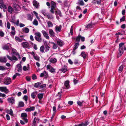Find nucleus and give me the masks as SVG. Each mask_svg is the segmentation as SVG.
Masks as SVG:
<instances>
[{
  "label": "nucleus",
  "instance_id": "nucleus-1",
  "mask_svg": "<svg viewBox=\"0 0 126 126\" xmlns=\"http://www.w3.org/2000/svg\"><path fill=\"white\" fill-rule=\"evenodd\" d=\"M11 81V79L9 77H6L4 78V83L5 84L8 85L10 84Z\"/></svg>",
  "mask_w": 126,
  "mask_h": 126
},
{
  "label": "nucleus",
  "instance_id": "nucleus-2",
  "mask_svg": "<svg viewBox=\"0 0 126 126\" xmlns=\"http://www.w3.org/2000/svg\"><path fill=\"white\" fill-rule=\"evenodd\" d=\"M123 47L119 48L118 49L119 52H118V54L117 55V57L119 58L124 53L123 50Z\"/></svg>",
  "mask_w": 126,
  "mask_h": 126
},
{
  "label": "nucleus",
  "instance_id": "nucleus-3",
  "mask_svg": "<svg viewBox=\"0 0 126 126\" xmlns=\"http://www.w3.org/2000/svg\"><path fill=\"white\" fill-rule=\"evenodd\" d=\"M13 7L16 11H19L20 10V6L16 3H14L13 4Z\"/></svg>",
  "mask_w": 126,
  "mask_h": 126
},
{
  "label": "nucleus",
  "instance_id": "nucleus-4",
  "mask_svg": "<svg viewBox=\"0 0 126 126\" xmlns=\"http://www.w3.org/2000/svg\"><path fill=\"white\" fill-rule=\"evenodd\" d=\"M0 91L2 92H4L6 94H7L9 92L8 89L6 87H0Z\"/></svg>",
  "mask_w": 126,
  "mask_h": 126
},
{
  "label": "nucleus",
  "instance_id": "nucleus-5",
  "mask_svg": "<svg viewBox=\"0 0 126 126\" xmlns=\"http://www.w3.org/2000/svg\"><path fill=\"white\" fill-rule=\"evenodd\" d=\"M57 45L60 47H62L64 45V42L60 39L57 40Z\"/></svg>",
  "mask_w": 126,
  "mask_h": 126
},
{
  "label": "nucleus",
  "instance_id": "nucleus-6",
  "mask_svg": "<svg viewBox=\"0 0 126 126\" xmlns=\"http://www.w3.org/2000/svg\"><path fill=\"white\" fill-rule=\"evenodd\" d=\"M67 66L65 65H64L63 66H62V68L59 70L64 73L67 71Z\"/></svg>",
  "mask_w": 126,
  "mask_h": 126
},
{
  "label": "nucleus",
  "instance_id": "nucleus-7",
  "mask_svg": "<svg viewBox=\"0 0 126 126\" xmlns=\"http://www.w3.org/2000/svg\"><path fill=\"white\" fill-rule=\"evenodd\" d=\"M21 45L23 46V48H29V45L27 42H23L21 43Z\"/></svg>",
  "mask_w": 126,
  "mask_h": 126
},
{
  "label": "nucleus",
  "instance_id": "nucleus-8",
  "mask_svg": "<svg viewBox=\"0 0 126 126\" xmlns=\"http://www.w3.org/2000/svg\"><path fill=\"white\" fill-rule=\"evenodd\" d=\"M41 32L43 33L44 37L47 39H49V37L47 32L45 31L42 30Z\"/></svg>",
  "mask_w": 126,
  "mask_h": 126
},
{
  "label": "nucleus",
  "instance_id": "nucleus-9",
  "mask_svg": "<svg viewBox=\"0 0 126 126\" xmlns=\"http://www.w3.org/2000/svg\"><path fill=\"white\" fill-rule=\"evenodd\" d=\"M64 86L66 88L65 89H68L70 87L69 81V80H66L64 82Z\"/></svg>",
  "mask_w": 126,
  "mask_h": 126
},
{
  "label": "nucleus",
  "instance_id": "nucleus-10",
  "mask_svg": "<svg viewBox=\"0 0 126 126\" xmlns=\"http://www.w3.org/2000/svg\"><path fill=\"white\" fill-rule=\"evenodd\" d=\"M49 32L51 37H54L55 36V33L52 29H49Z\"/></svg>",
  "mask_w": 126,
  "mask_h": 126
},
{
  "label": "nucleus",
  "instance_id": "nucleus-11",
  "mask_svg": "<svg viewBox=\"0 0 126 126\" xmlns=\"http://www.w3.org/2000/svg\"><path fill=\"white\" fill-rule=\"evenodd\" d=\"M35 109V107L34 106L31 107L29 108H27L25 110L26 111L30 112L34 110Z\"/></svg>",
  "mask_w": 126,
  "mask_h": 126
},
{
  "label": "nucleus",
  "instance_id": "nucleus-12",
  "mask_svg": "<svg viewBox=\"0 0 126 126\" xmlns=\"http://www.w3.org/2000/svg\"><path fill=\"white\" fill-rule=\"evenodd\" d=\"M62 26L60 25L59 26H56L55 28V30L56 32L57 31L60 32L61 31Z\"/></svg>",
  "mask_w": 126,
  "mask_h": 126
},
{
  "label": "nucleus",
  "instance_id": "nucleus-13",
  "mask_svg": "<svg viewBox=\"0 0 126 126\" xmlns=\"http://www.w3.org/2000/svg\"><path fill=\"white\" fill-rule=\"evenodd\" d=\"M81 55L84 59H85L87 56V53H85V52L83 51L81 52Z\"/></svg>",
  "mask_w": 126,
  "mask_h": 126
},
{
  "label": "nucleus",
  "instance_id": "nucleus-14",
  "mask_svg": "<svg viewBox=\"0 0 126 126\" xmlns=\"http://www.w3.org/2000/svg\"><path fill=\"white\" fill-rule=\"evenodd\" d=\"M7 100L10 103H11L12 104H13L14 103L15 99L13 97L9 98Z\"/></svg>",
  "mask_w": 126,
  "mask_h": 126
},
{
  "label": "nucleus",
  "instance_id": "nucleus-15",
  "mask_svg": "<svg viewBox=\"0 0 126 126\" xmlns=\"http://www.w3.org/2000/svg\"><path fill=\"white\" fill-rule=\"evenodd\" d=\"M43 83V82L41 81L36 83L34 84V86L36 88H38L40 87V85Z\"/></svg>",
  "mask_w": 126,
  "mask_h": 126
},
{
  "label": "nucleus",
  "instance_id": "nucleus-16",
  "mask_svg": "<svg viewBox=\"0 0 126 126\" xmlns=\"http://www.w3.org/2000/svg\"><path fill=\"white\" fill-rule=\"evenodd\" d=\"M33 5L35 6L36 8H38L39 4L38 2L36 0H34L33 1Z\"/></svg>",
  "mask_w": 126,
  "mask_h": 126
},
{
  "label": "nucleus",
  "instance_id": "nucleus-17",
  "mask_svg": "<svg viewBox=\"0 0 126 126\" xmlns=\"http://www.w3.org/2000/svg\"><path fill=\"white\" fill-rule=\"evenodd\" d=\"M11 29L12 31H11L10 33L13 35H14L16 34V32L15 30V28L14 26H11Z\"/></svg>",
  "mask_w": 126,
  "mask_h": 126
},
{
  "label": "nucleus",
  "instance_id": "nucleus-18",
  "mask_svg": "<svg viewBox=\"0 0 126 126\" xmlns=\"http://www.w3.org/2000/svg\"><path fill=\"white\" fill-rule=\"evenodd\" d=\"M37 93V92H34L32 93L31 94L32 98L33 99H34L36 97Z\"/></svg>",
  "mask_w": 126,
  "mask_h": 126
},
{
  "label": "nucleus",
  "instance_id": "nucleus-19",
  "mask_svg": "<svg viewBox=\"0 0 126 126\" xmlns=\"http://www.w3.org/2000/svg\"><path fill=\"white\" fill-rule=\"evenodd\" d=\"M89 123L87 121H86L85 122H83L80 124L81 126H86L88 125Z\"/></svg>",
  "mask_w": 126,
  "mask_h": 126
},
{
  "label": "nucleus",
  "instance_id": "nucleus-20",
  "mask_svg": "<svg viewBox=\"0 0 126 126\" xmlns=\"http://www.w3.org/2000/svg\"><path fill=\"white\" fill-rule=\"evenodd\" d=\"M24 106V103L22 101L19 102L18 104V108L22 107Z\"/></svg>",
  "mask_w": 126,
  "mask_h": 126
},
{
  "label": "nucleus",
  "instance_id": "nucleus-21",
  "mask_svg": "<svg viewBox=\"0 0 126 126\" xmlns=\"http://www.w3.org/2000/svg\"><path fill=\"white\" fill-rule=\"evenodd\" d=\"M17 67L18 68V72L21 71L22 70V66L21 64H17Z\"/></svg>",
  "mask_w": 126,
  "mask_h": 126
},
{
  "label": "nucleus",
  "instance_id": "nucleus-22",
  "mask_svg": "<svg viewBox=\"0 0 126 126\" xmlns=\"http://www.w3.org/2000/svg\"><path fill=\"white\" fill-rule=\"evenodd\" d=\"M11 47V45L10 44L9 46L8 45H5L3 47V49L4 50H8L9 49V47Z\"/></svg>",
  "mask_w": 126,
  "mask_h": 126
},
{
  "label": "nucleus",
  "instance_id": "nucleus-23",
  "mask_svg": "<svg viewBox=\"0 0 126 126\" xmlns=\"http://www.w3.org/2000/svg\"><path fill=\"white\" fill-rule=\"evenodd\" d=\"M13 8L11 6H9L8 8V11L10 14H12L13 12Z\"/></svg>",
  "mask_w": 126,
  "mask_h": 126
},
{
  "label": "nucleus",
  "instance_id": "nucleus-24",
  "mask_svg": "<svg viewBox=\"0 0 126 126\" xmlns=\"http://www.w3.org/2000/svg\"><path fill=\"white\" fill-rule=\"evenodd\" d=\"M57 60L56 58H51L49 60V62L52 63H55L57 62Z\"/></svg>",
  "mask_w": 126,
  "mask_h": 126
},
{
  "label": "nucleus",
  "instance_id": "nucleus-25",
  "mask_svg": "<svg viewBox=\"0 0 126 126\" xmlns=\"http://www.w3.org/2000/svg\"><path fill=\"white\" fill-rule=\"evenodd\" d=\"M43 94L41 93L39 94L38 95V97L40 100H41L43 98Z\"/></svg>",
  "mask_w": 126,
  "mask_h": 126
},
{
  "label": "nucleus",
  "instance_id": "nucleus-26",
  "mask_svg": "<svg viewBox=\"0 0 126 126\" xmlns=\"http://www.w3.org/2000/svg\"><path fill=\"white\" fill-rule=\"evenodd\" d=\"M51 44L53 45V46L52 47V48L53 49H55L57 48L58 45L52 42H51Z\"/></svg>",
  "mask_w": 126,
  "mask_h": 126
},
{
  "label": "nucleus",
  "instance_id": "nucleus-27",
  "mask_svg": "<svg viewBox=\"0 0 126 126\" xmlns=\"http://www.w3.org/2000/svg\"><path fill=\"white\" fill-rule=\"evenodd\" d=\"M15 39L16 40L18 41L21 42L22 41V40L24 39L23 38H21V39H20L19 37H17V36H16L15 37Z\"/></svg>",
  "mask_w": 126,
  "mask_h": 126
},
{
  "label": "nucleus",
  "instance_id": "nucleus-28",
  "mask_svg": "<svg viewBox=\"0 0 126 126\" xmlns=\"http://www.w3.org/2000/svg\"><path fill=\"white\" fill-rule=\"evenodd\" d=\"M12 51L13 54H14L16 56H18L19 57V54L16 52L17 51L16 49L14 48L13 49H12Z\"/></svg>",
  "mask_w": 126,
  "mask_h": 126
},
{
  "label": "nucleus",
  "instance_id": "nucleus-29",
  "mask_svg": "<svg viewBox=\"0 0 126 126\" xmlns=\"http://www.w3.org/2000/svg\"><path fill=\"white\" fill-rule=\"evenodd\" d=\"M79 2H77V4H79L81 6H83L84 5V3L83 0H79Z\"/></svg>",
  "mask_w": 126,
  "mask_h": 126
},
{
  "label": "nucleus",
  "instance_id": "nucleus-30",
  "mask_svg": "<svg viewBox=\"0 0 126 126\" xmlns=\"http://www.w3.org/2000/svg\"><path fill=\"white\" fill-rule=\"evenodd\" d=\"M36 41L39 42H40L42 41L41 38L40 37H38L35 36L34 37Z\"/></svg>",
  "mask_w": 126,
  "mask_h": 126
},
{
  "label": "nucleus",
  "instance_id": "nucleus-31",
  "mask_svg": "<svg viewBox=\"0 0 126 126\" xmlns=\"http://www.w3.org/2000/svg\"><path fill=\"white\" fill-rule=\"evenodd\" d=\"M81 37V35H79L77 37L76 39V42H77V43H79V42L80 41Z\"/></svg>",
  "mask_w": 126,
  "mask_h": 126
},
{
  "label": "nucleus",
  "instance_id": "nucleus-32",
  "mask_svg": "<svg viewBox=\"0 0 126 126\" xmlns=\"http://www.w3.org/2000/svg\"><path fill=\"white\" fill-rule=\"evenodd\" d=\"M28 19L29 20L32 21V18L31 16V15L30 14H28L27 15Z\"/></svg>",
  "mask_w": 126,
  "mask_h": 126
},
{
  "label": "nucleus",
  "instance_id": "nucleus-33",
  "mask_svg": "<svg viewBox=\"0 0 126 126\" xmlns=\"http://www.w3.org/2000/svg\"><path fill=\"white\" fill-rule=\"evenodd\" d=\"M47 24L48 25V27H52L53 26V25L52 23V22L50 21H48L47 22Z\"/></svg>",
  "mask_w": 126,
  "mask_h": 126
},
{
  "label": "nucleus",
  "instance_id": "nucleus-34",
  "mask_svg": "<svg viewBox=\"0 0 126 126\" xmlns=\"http://www.w3.org/2000/svg\"><path fill=\"white\" fill-rule=\"evenodd\" d=\"M123 66L122 65L120 66L119 68L118 71L119 73H121L123 71Z\"/></svg>",
  "mask_w": 126,
  "mask_h": 126
},
{
  "label": "nucleus",
  "instance_id": "nucleus-35",
  "mask_svg": "<svg viewBox=\"0 0 126 126\" xmlns=\"http://www.w3.org/2000/svg\"><path fill=\"white\" fill-rule=\"evenodd\" d=\"M51 7H53L54 8H55V7L56 6V3L53 1H51Z\"/></svg>",
  "mask_w": 126,
  "mask_h": 126
},
{
  "label": "nucleus",
  "instance_id": "nucleus-36",
  "mask_svg": "<svg viewBox=\"0 0 126 126\" xmlns=\"http://www.w3.org/2000/svg\"><path fill=\"white\" fill-rule=\"evenodd\" d=\"M45 50V47L44 46H41L40 48V51L43 53L44 51Z\"/></svg>",
  "mask_w": 126,
  "mask_h": 126
},
{
  "label": "nucleus",
  "instance_id": "nucleus-37",
  "mask_svg": "<svg viewBox=\"0 0 126 126\" xmlns=\"http://www.w3.org/2000/svg\"><path fill=\"white\" fill-rule=\"evenodd\" d=\"M7 61L6 58H0V62H6Z\"/></svg>",
  "mask_w": 126,
  "mask_h": 126
},
{
  "label": "nucleus",
  "instance_id": "nucleus-38",
  "mask_svg": "<svg viewBox=\"0 0 126 126\" xmlns=\"http://www.w3.org/2000/svg\"><path fill=\"white\" fill-rule=\"evenodd\" d=\"M33 24L35 26H37L38 25V21L36 19H35L33 22Z\"/></svg>",
  "mask_w": 126,
  "mask_h": 126
},
{
  "label": "nucleus",
  "instance_id": "nucleus-39",
  "mask_svg": "<svg viewBox=\"0 0 126 126\" xmlns=\"http://www.w3.org/2000/svg\"><path fill=\"white\" fill-rule=\"evenodd\" d=\"M55 13L56 14H57L60 16H62L61 12L60 10L56 11Z\"/></svg>",
  "mask_w": 126,
  "mask_h": 126
},
{
  "label": "nucleus",
  "instance_id": "nucleus-40",
  "mask_svg": "<svg viewBox=\"0 0 126 126\" xmlns=\"http://www.w3.org/2000/svg\"><path fill=\"white\" fill-rule=\"evenodd\" d=\"M21 116L22 117L25 118L27 117V114L26 113H23L21 114Z\"/></svg>",
  "mask_w": 126,
  "mask_h": 126
},
{
  "label": "nucleus",
  "instance_id": "nucleus-41",
  "mask_svg": "<svg viewBox=\"0 0 126 126\" xmlns=\"http://www.w3.org/2000/svg\"><path fill=\"white\" fill-rule=\"evenodd\" d=\"M79 45V43H76L74 45L75 47L73 48L76 49L78 47V46Z\"/></svg>",
  "mask_w": 126,
  "mask_h": 126
},
{
  "label": "nucleus",
  "instance_id": "nucleus-42",
  "mask_svg": "<svg viewBox=\"0 0 126 126\" xmlns=\"http://www.w3.org/2000/svg\"><path fill=\"white\" fill-rule=\"evenodd\" d=\"M33 57L37 61H40V58L38 56L35 55Z\"/></svg>",
  "mask_w": 126,
  "mask_h": 126
},
{
  "label": "nucleus",
  "instance_id": "nucleus-43",
  "mask_svg": "<svg viewBox=\"0 0 126 126\" xmlns=\"http://www.w3.org/2000/svg\"><path fill=\"white\" fill-rule=\"evenodd\" d=\"M45 47L46 51L47 50V51H48L50 48L49 47L48 45L47 44H45Z\"/></svg>",
  "mask_w": 126,
  "mask_h": 126
},
{
  "label": "nucleus",
  "instance_id": "nucleus-44",
  "mask_svg": "<svg viewBox=\"0 0 126 126\" xmlns=\"http://www.w3.org/2000/svg\"><path fill=\"white\" fill-rule=\"evenodd\" d=\"M70 32L71 33V35H73V26H72L70 29Z\"/></svg>",
  "mask_w": 126,
  "mask_h": 126
},
{
  "label": "nucleus",
  "instance_id": "nucleus-45",
  "mask_svg": "<svg viewBox=\"0 0 126 126\" xmlns=\"http://www.w3.org/2000/svg\"><path fill=\"white\" fill-rule=\"evenodd\" d=\"M50 72L52 73H53L55 72V69L52 67H51V69L49 70Z\"/></svg>",
  "mask_w": 126,
  "mask_h": 126
},
{
  "label": "nucleus",
  "instance_id": "nucleus-46",
  "mask_svg": "<svg viewBox=\"0 0 126 126\" xmlns=\"http://www.w3.org/2000/svg\"><path fill=\"white\" fill-rule=\"evenodd\" d=\"M4 33L1 30H0V36L1 37L4 36Z\"/></svg>",
  "mask_w": 126,
  "mask_h": 126
},
{
  "label": "nucleus",
  "instance_id": "nucleus-47",
  "mask_svg": "<svg viewBox=\"0 0 126 126\" xmlns=\"http://www.w3.org/2000/svg\"><path fill=\"white\" fill-rule=\"evenodd\" d=\"M24 31L26 33H28L29 32V29L27 27H25L24 28Z\"/></svg>",
  "mask_w": 126,
  "mask_h": 126
},
{
  "label": "nucleus",
  "instance_id": "nucleus-48",
  "mask_svg": "<svg viewBox=\"0 0 126 126\" xmlns=\"http://www.w3.org/2000/svg\"><path fill=\"white\" fill-rule=\"evenodd\" d=\"M73 83L74 84H76L77 83H78L79 82V81L75 79H73Z\"/></svg>",
  "mask_w": 126,
  "mask_h": 126
},
{
  "label": "nucleus",
  "instance_id": "nucleus-49",
  "mask_svg": "<svg viewBox=\"0 0 126 126\" xmlns=\"http://www.w3.org/2000/svg\"><path fill=\"white\" fill-rule=\"evenodd\" d=\"M93 25L91 24H88L86 27V28H92V27Z\"/></svg>",
  "mask_w": 126,
  "mask_h": 126
},
{
  "label": "nucleus",
  "instance_id": "nucleus-50",
  "mask_svg": "<svg viewBox=\"0 0 126 126\" xmlns=\"http://www.w3.org/2000/svg\"><path fill=\"white\" fill-rule=\"evenodd\" d=\"M120 22H121L122 21H124L125 20V16H123L120 19Z\"/></svg>",
  "mask_w": 126,
  "mask_h": 126
},
{
  "label": "nucleus",
  "instance_id": "nucleus-51",
  "mask_svg": "<svg viewBox=\"0 0 126 126\" xmlns=\"http://www.w3.org/2000/svg\"><path fill=\"white\" fill-rule=\"evenodd\" d=\"M83 102H81L79 101H78L77 102V103L78 105L80 106H82V103Z\"/></svg>",
  "mask_w": 126,
  "mask_h": 126
},
{
  "label": "nucleus",
  "instance_id": "nucleus-52",
  "mask_svg": "<svg viewBox=\"0 0 126 126\" xmlns=\"http://www.w3.org/2000/svg\"><path fill=\"white\" fill-rule=\"evenodd\" d=\"M32 79L33 80L35 79H37V76L35 74H34L32 75Z\"/></svg>",
  "mask_w": 126,
  "mask_h": 126
},
{
  "label": "nucleus",
  "instance_id": "nucleus-53",
  "mask_svg": "<svg viewBox=\"0 0 126 126\" xmlns=\"http://www.w3.org/2000/svg\"><path fill=\"white\" fill-rule=\"evenodd\" d=\"M79 61L78 60L75 59L74 61V63L75 64H79V63H78Z\"/></svg>",
  "mask_w": 126,
  "mask_h": 126
},
{
  "label": "nucleus",
  "instance_id": "nucleus-54",
  "mask_svg": "<svg viewBox=\"0 0 126 126\" xmlns=\"http://www.w3.org/2000/svg\"><path fill=\"white\" fill-rule=\"evenodd\" d=\"M9 114H10L11 115L13 116V111L11 109H10L9 112Z\"/></svg>",
  "mask_w": 126,
  "mask_h": 126
},
{
  "label": "nucleus",
  "instance_id": "nucleus-55",
  "mask_svg": "<svg viewBox=\"0 0 126 126\" xmlns=\"http://www.w3.org/2000/svg\"><path fill=\"white\" fill-rule=\"evenodd\" d=\"M55 8L54 7H51V10H50V12L52 14H54V9Z\"/></svg>",
  "mask_w": 126,
  "mask_h": 126
},
{
  "label": "nucleus",
  "instance_id": "nucleus-56",
  "mask_svg": "<svg viewBox=\"0 0 126 126\" xmlns=\"http://www.w3.org/2000/svg\"><path fill=\"white\" fill-rule=\"evenodd\" d=\"M7 27L8 29H10V23L9 22H7Z\"/></svg>",
  "mask_w": 126,
  "mask_h": 126
},
{
  "label": "nucleus",
  "instance_id": "nucleus-57",
  "mask_svg": "<svg viewBox=\"0 0 126 126\" xmlns=\"http://www.w3.org/2000/svg\"><path fill=\"white\" fill-rule=\"evenodd\" d=\"M17 60L18 59L15 56H13L12 57V61L13 60H15L16 61H17Z\"/></svg>",
  "mask_w": 126,
  "mask_h": 126
},
{
  "label": "nucleus",
  "instance_id": "nucleus-58",
  "mask_svg": "<svg viewBox=\"0 0 126 126\" xmlns=\"http://www.w3.org/2000/svg\"><path fill=\"white\" fill-rule=\"evenodd\" d=\"M47 84H45L41 85L40 86V87L41 88H43L46 86Z\"/></svg>",
  "mask_w": 126,
  "mask_h": 126
},
{
  "label": "nucleus",
  "instance_id": "nucleus-59",
  "mask_svg": "<svg viewBox=\"0 0 126 126\" xmlns=\"http://www.w3.org/2000/svg\"><path fill=\"white\" fill-rule=\"evenodd\" d=\"M101 13L103 15H104L105 14V9L103 8H102L101 9Z\"/></svg>",
  "mask_w": 126,
  "mask_h": 126
},
{
  "label": "nucleus",
  "instance_id": "nucleus-60",
  "mask_svg": "<svg viewBox=\"0 0 126 126\" xmlns=\"http://www.w3.org/2000/svg\"><path fill=\"white\" fill-rule=\"evenodd\" d=\"M28 97L27 95H24L23 97V99L24 100L26 101H27L28 100Z\"/></svg>",
  "mask_w": 126,
  "mask_h": 126
},
{
  "label": "nucleus",
  "instance_id": "nucleus-61",
  "mask_svg": "<svg viewBox=\"0 0 126 126\" xmlns=\"http://www.w3.org/2000/svg\"><path fill=\"white\" fill-rule=\"evenodd\" d=\"M6 69L3 66H0V70H4Z\"/></svg>",
  "mask_w": 126,
  "mask_h": 126
},
{
  "label": "nucleus",
  "instance_id": "nucleus-62",
  "mask_svg": "<svg viewBox=\"0 0 126 126\" xmlns=\"http://www.w3.org/2000/svg\"><path fill=\"white\" fill-rule=\"evenodd\" d=\"M35 35H36L38 37H41V35L40 33L39 32H36L35 33Z\"/></svg>",
  "mask_w": 126,
  "mask_h": 126
},
{
  "label": "nucleus",
  "instance_id": "nucleus-63",
  "mask_svg": "<svg viewBox=\"0 0 126 126\" xmlns=\"http://www.w3.org/2000/svg\"><path fill=\"white\" fill-rule=\"evenodd\" d=\"M94 51L95 50L94 49H92L91 50L90 53L91 55L93 56V55L94 52Z\"/></svg>",
  "mask_w": 126,
  "mask_h": 126
},
{
  "label": "nucleus",
  "instance_id": "nucleus-64",
  "mask_svg": "<svg viewBox=\"0 0 126 126\" xmlns=\"http://www.w3.org/2000/svg\"><path fill=\"white\" fill-rule=\"evenodd\" d=\"M26 79L27 81H30L31 80V78L27 76L26 77Z\"/></svg>",
  "mask_w": 126,
  "mask_h": 126
}]
</instances>
